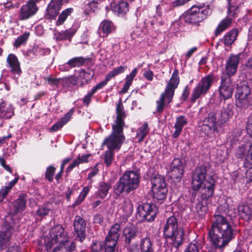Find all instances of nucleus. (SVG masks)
<instances>
[{
    "mask_svg": "<svg viewBox=\"0 0 252 252\" xmlns=\"http://www.w3.org/2000/svg\"><path fill=\"white\" fill-rule=\"evenodd\" d=\"M94 93L92 90L90 91L83 98V102L87 106L89 104L92 97Z\"/></svg>",
    "mask_w": 252,
    "mask_h": 252,
    "instance_id": "nucleus-53",
    "label": "nucleus"
},
{
    "mask_svg": "<svg viewBox=\"0 0 252 252\" xmlns=\"http://www.w3.org/2000/svg\"><path fill=\"white\" fill-rule=\"evenodd\" d=\"M114 151L107 150L104 155V162L107 166H110L114 160Z\"/></svg>",
    "mask_w": 252,
    "mask_h": 252,
    "instance_id": "nucleus-46",
    "label": "nucleus"
},
{
    "mask_svg": "<svg viewBox=\"0 0 252 252\" xmlns=\"http://www.w3.org/2000/svg\"><path fill=\"white\" fill-rule=\"evenodd\" d=\"M149 128L148 123H145L140 126L137 131V137L139 138V141H142L149 132Z\"/></svg>",
    "mask_w": 252,
    "mask_h": 252,
    "instance_id": "nucleus-44",
    "label": "nucleus"
},
{
    "mask_svg": "<svg viewBox=\"0 0 252 252\" xmlns=\"http://www.w3.org/2000/svg\"><path fill=\"white\" fill-rule=\"evenodd\" d=\"M116 111V118L112 125V133L104 139L101 145L102 147L106 146L108 150L114 151H119L125 140L123 128L126 114L121 101L117 104Z\"/></svg>",
    "mask_w": 252,
    "mask_h": 252,
    "instance_id": "nucleus-3",
    "label": "nucleus"
},
{
    "mask_svg": "<svg viewBox=\"0 0 252 252\" xmlns=\"http://www.w3.org/2000/svg\"><path fill=\"white\" fill-rule=\"evenodd\" d=\"M115 30L113 24L109 20L103 21L99 28V33L100 36L105 37Z\"/></svg>",
    "mask_w": 252,
    "mask_h": 252,
    "instance_id": "nucleus-25",
    "label": "nucleus"
},
{
    "mask_svg": "<svg viewBox=\"0 0 252 252\" xmlns=\"http://www.w3.org/2000/svg\"><path fill=\"white\" fill-rule=\"evenodd\" d=\"M214 77L212 74L202 78L198 84L194 88L191 96V100L194 102L201 95H204L210 88Z\"/></svg>",
    "mask_w": 252,
    "mask_h": 252,
    "instance_id": "nucleus-13",
    "label": "nucleus"
},
{
    "mask_svg": "<svg viewBox=\"0 0 252 252\" xmlns=\"http://www.w3.org/2000/svg\"><path fill=\"white\" fill-rule=\"evenodd\" d=\"M14 114V110L11 107L6 106L4 101L0 103V118L9 119Z\"/></svg>",
    "mask_w": 252,
    "mask_h": 252,
    "instance_id": "nucleus-30",
    "label": "nucleus"
},
{
    "mask_svg": "<svg viewBox=\"0 0 252 252\" xmlns=\"http://www.w3.org/2000/svg\"><path fill=\"white\" fill-rule=\"evenodd\" d=\"M62 0H52L46 9V15L48 18H54L59 13L62 5Z\"/></svg>",
    "mask_w": 252,
    "mask_h": 252,
    "instance_id": "nucleus-23",
    "label": "nucleus"
},
{
    "mask_svg": "<svg viewBox=\"0 0 252 252\" xmlns=\"http://www.w3.org/2000/svg\"><path fill=\"white\" fill-rule=\"evenodd\" d=\"M50 211L48 204L43 205L40 206L36 211V214L39 217L47 215Z\"/></svg>",
    "mask_w": 252,
    "mask_h": 252,
    "instance_id": "nucleus-48",
    "label": "nucleus"
},
{
    "mask_svg": "<svg viewBox=\"0 0 252 252\" xmlns=\"http://www.w3.org/2000/svg\"><path fill=\"white\" fill-rule=\"evenodd\" d=\"M247 69H252V56L250 57L245 64Z\"/></svg>",
    "mask_w": 252,
    "mask_h": 252,
    "instance_id": "nucleus-64",
    "label": "nucleus"
},
{
    "mask_svg": "<svg viewBox=\"0 0 252 252\" xmlns=\"http://www.w3.org/2000/svg\"><path fill=\"white\" fill-rule=\"evenodd\" d=\"M238 213L242 219L249 220L251 217L252 211L248 205L242 204L238 207Z\"/></svg>",
    "mask_w": 252,
    "mask_h": 252,
    "instance_id": "nucleus-33",
    "label": "nucleus"
},
{
    "mask_svg": "<svg viewBox=\"0 0 252 252\" xmlns=\"http://www.w3.org/2000/svg\"><path fill=\"white\" fill-rule=\"evenodd\" d=\"M73 112L74 110L73 109L70 110L59 121L51 127V130L53 131H56L63 127L70 119Z\"/></svg>",
    "mask_w": 252,
    "mask_h": 252,
    "instance_id": "nucleus-29",
    "label": "nucleus"
},
{
    "mask_svg": "<svg viewBox=\"0 0 252 252\" xmlns=\"http://www.w3.org/2000/svg\"><path fill=\"white\" fill-rule=\"evenodd\" d=\"M183 165L180 158H175L171 164L169 176L174 182H178L183 175Z\"/></svg>",
    "mask_w": 252,
    "mask_h": 252,
    "instance_id": "nucleus-15",
    "label": "nucleus"
},
{
    "mask_svg": "<svg viewBox=\"0 0 252 252\" xmlns=\"http://www.w3.org/2000/svg\"><path fill=\"white\" fill-rule=\"evenodd\" d=\"M141 252H154V244L148 238L141 239L140 244Z\"/></svg>",
    "mask_w": 252,
    "mask_h": 252,
    "instance_id": "nucleus-34",
    "label": "nucleus"
},
{
    "mask_svg": "<svg viewBox=\"0 0 252 252\" xmlns=\"http://www.w3.org/2000/svg\"><path fill=\"white\" fill-rule=\"evenodd\" d=\"M74 227L77 234V238L82 242L85 237L86 222L79 216H76L74 221Z\"/></svg>",
    "mask_w": 252,
    "mask_h": 252,
    "instance_id": "nucleus-22",
    "label": "nucleus"
},
{
    "mask_svg": "<svg viewBox=\"0 0 252 252\" xmlns=\"http://www.w3.org/2000/svg\"><path fill=\"white\" fill-rule=\"evenodd\" d=\"M117 242V240L106 237L104 245L105 252H114Z\"/></svg>",
    "mask_w": 252,
    "mask_h": 252,
    "instance_id": "nucleus-43",
    "label": "nucleus"
},
{
    "mask_svg": "<svg viewBox=\"0 0 252 252\" xmlns=\"http://www.w3.org/2000/svg\"><path fill=\"white\" fill-rule=\"evenodd\" d=\"M50 240L46 244L48 252H68L74 250L75 244L68 240L61 225L53 227L50 233Z\"/></svg>",
    "mask_w": 252,
    "mask_h": 252,
    "instance_id": "nucleus-4",
    "label": "nucleus"
},
{
    "mask_svg": "<svg viewBox=\"0 0 252 252\" xmlns=\"http://www.w3.org/2000/svg\"><path fill=\"white\" fill-rule=\"evenodd\" d=\"M103 220V218L100 215H96L94 216V221L96 223H100Z\"/></svg>",
    "mask_w": 252,
    "mask_h": 252,
    "instance_id": "nucleus-62",
    "label": "nucleus"
},
{
    "mask_svg": "<svg viewBox=\"0 0 252 252\" xmlns=\"http://www.w3.org/2000/svg\"><path fill=\"white\" fill-rule=\"evenodd\" d=\"M85 61V60L83 57H75L69 60L64 66H66L67 69L80 66L84 63Z\"/></svg>",
    "mask_w": 252,
    "mask_h": 252,
    "instance_id": "nucleus-37",
    "label": "nucleus"
},
{
    "mask_svg": "<svg viewBox=\"0 0 252 252\" xmlns=\"http://www.w3.org/2000/svg\"><path fill=\"white\" fill-rule=\"evenodd\" d=\"M0 164L6 170L10 173L12 172L11 169L8 165L6 164V161L3 158H0Z\"/></svg>",
    "mask_w": 252,
    "mask_h": 252,
    "instance_id": "nucleus-56",
    "label": "nucleus"
},
{
    "mask_svg": "<svg viewBox=\"0 0 252 252\" xmlns=\"http://www.w3.org/2000/svg\"><path fill=\"white\" fill-rule=\"evenodd\" d=\"M207 168L205 166L197 167L192 175L191 187L193 190L200 189L201 197L194 204L195 211L199 215H203L208 211V199L214 194L215 181L209 177L206 179Z\"/></svg>",
    "mask_w": 252,
    "mask_h": 252,
    "instance_id": "nucleus-1",
    "label": "nucleus"
},
{
    "mask_svg": "<svg viewBox=\"0 0 252 252\" xmlns=\"http://www.w3.org/2000/svg\"><path fill=\"white\" fill-rule=\"evenodd\" d=\"M89 188L87 187H84L83 189V190L80 192L79 195L78 196L77 200L75 202L74 204V206H76L80 204L85 198L87 196L88 193L89 191Z\"/></svg>",
    "mask_w": 252,
    "mask_h": 252,
    "instance_id": "nucleus-47",
    "label": "nucleus"
},
{
    "mask_svg": "<svg viewBox=\"0 0 252 252\" xmlns=\"http://www.w3.org/2000/svg\"><path fill=\"white\" fill-rule=\"evenodd\" d=\"M111 188L110 183L105 182H100L99 185L98 190L97 191V195L100 198H105L108 194L109 190Z\"/></svg>",
    "mask_w": 252,
    "mask_h": 252,
    "instance_id": "nucleus-36",
    "label": "nucleus"
},
{
    "mask_svg": "<svg viewBox=\"0 0 252 252\" xmlns=\"http://www.w3.org/2000/svg\"><path fill=\"white\" fill-rule=\"evenodd\" d=\"M38 10V7L36 4L31 2L29 0L20 8L19 12V18L21 20L28 19L35 15Z\"/></svg>",
    "mask_w": 252,
    "mask_h": 252,
    "instance_id": "nucleus-16",
    "label": "nucleus"
},
{
    "mask_svg": "<svg viewBox=\"0 0 252 252\" xmlns=\"http://www.w3.org/2000/svg\"><path fill=\"white\" fill-rule=\"evenodd\" d=\"M30 33L28 32H25L23 34L17 38V47L22 44H25L28 40Z\"/></svg>",
    "mask_w": 252,
    "mask_h": 252,
    "instance_id": "nucleus-49",
    "label": "nucleus"
},
{
    "mask_svg": "<svg viewBox=\"0 0 252 252\" xmlns=\"http://www.w3.org/2000/svg\"><path fill=\"white\" fill-rule=\"evenodd\" d=\"M251 90L247 85L238 87L235 94L236 105L241 109L247 108L252 101Z\"/></svg>",
    "mask_w": 252,
    "mask_h": 252,
    "instance_id": "nucleus-10",
    "label": "nucleus"
},
{
    "mask_svg": "<svg viewBox=\"0 0 252 252\" xmlns=\"http://www.w3.org/2000/svg\"><path fill=\"white\" fill-rule=\"evenodd\" d=\"M233 115V106L226 104L221 110L217 114L218 124L222 125L227 123Z\"/></svg>",
    "mask_w": 252,
    "mask_h": 252,
    "instance_id": "nucleus-21",
    "label": "nucleus"
},
{
    "mask_svg": "<svg viewBox=\"0 0 252 252\" xmlns=\"http://www.w3.org/2000/svg\"><path fill=\"white\" fill-rule=\"evenodd\" d=\"M9 229L6 231H1L0 233V251L6 249L10 244L11 237L10 226H8Z\"/></svg>",
    "mask_w": 252,
    "mask_h": 252,
    "instance_id": "nucleus-26",
    "label": "nucleus"
},
{
    "mask_svg": "<svg viewBox=\"0 0 252 252\" xmlns=\"http://www.w3.org/2000/svg\"><path fill=\"white\" fill-rule=\"evenodd\" d=\"M126 68L127 67L126 66H120L114 68L106 76L104 81H102L97 84L91 90L93 92L95 93L98 90L103 88L112 78L115 77L116 75L120 73H123Z\"/></svg>",
    "mask_w": 252,
    "mask_h": 252,
    "instance_id": "nucleus-19",
    "label": "nucleus"
},
{
    "mask_svg": "<svg viewBox=\"0 0 252 252\" xmlns=\"http://www.w3.org/2000/svg\"><path fill=\"white\" fill-rule=\"evenodd\" d=\"M143 75L149 81H152L153 79V72L151 70H147L144 72Z\"/></svg>",
    "mask_w": 252,
    "mask_h": 252,
    "instance_id": "nucleus-57",
    "label": "nucleus"
},
{
    "mask_svg": "<svg viewBox=\"0 0 252 252\" xmlns=\"http://www.w3.org/2000/svg\"><path fill=\"white\" fill-rule=\"evenodd\" d=\"M6 66L11 72L13 73L16 72V55L13 54L8 55Z\"/></svg>",
    "mask_w": 252,
    "mask_h": 252,
    "instance_id": "nucleus-39",
    "label": "nucleus"
},
{
    "mask_svg": "<svg viewBox=\"0 0 252 252\" xmlns=\"http://www.w3.org/2000/svg\"><path fill=\"white\" fill-rule=\"evenodd\" d=\"M187 124V120L185 117L181 116L176 118V123L174 125L175 131L172 134V136L176 138L181 134L183 127Z\"/></svg>",
    "mask_w": 252,
    "mask_h": 252,
    "instance_id": "nucleus-28",
    "label": "nucleus"
},
{
    "mask_svg": "<svg viewBox=\"0 0 252 252\" xmlns=\"http://www.w3.org/2000/svg\"><path fill=\"white\" fill-rule=\"evenodd\" d=\"M235 156L237 158H243L244 166L250 167L252 165V143L250 145H242L236 150Z\"/></svg>",
    "mask_w": 252,
    "mask_h": 252,
    "instance_id": "nucleus-14",
    "label": "nucleus"
},
{
    "mask_svg": "<svg viewBox=\"0 0 252 252\" xmlns=\"http://www.w3.org/2000/svg\"><path fill=\"white\" fill-rule=\"evenodd\" d=\"M137 72L138 70L137 68H135L129 75L126 76L125 85L123 88L125 92H126L129 89V88L131 85L133 80L136 75Z\"/></svg>",
    "mask_w": 252,
    "mask_h": 252,
    "instance_id": "nucleus-42",
    "label": "nucleus"
},
{
    "mask_svg": "<svg viewBox=\"0 0 252 252\" xmlns=\"http://www.w3.org/2000/svg\"><path fill=\"white\" fill-rule=\"evenodd\" d=\"M209 237L214 246L222 249L226 246L234 237L232 226L228 220L220 215H215Z\"/></svg>",
    "mask_w": 252,
    "mask_h": 252,
    "instance_id": "nucleus-2",
    "label": "nucleus"
},
{
    "mask_svg": "<svg viewBox=\"0 0 252 252\" xmlns=\"http://www.w3.org/2000/svg\"><path fill=\"white\" fill-rule=\"evenodd\" d=\"M228 3V15L229 17H235L238 11V3L235 0H226Z\"/></svg>",
    "mask_w": 252,
    "mask_h": 252,
    "instance_id": "nucleus-38",
    "label": "nucleus"
},
{
    "mask_svg": "<svg viewBox=\"0 0 252 252\" xmlns=\"http://www.w3.org/2000/svg\"><path fill=\"white\" fill-rule=\"evenodd\" d=\"M185 252H199V250L195 244L190 243Z\"/></svg>",
    "mask_w": 252,
    "mask_h": 252,
    "instance_id": "nucleus-54",
    "label": "nucleus"
},
{
    "mask_svg": "<svg viewBox=\"0 0 252 252\" xmlns=\"http://www.w3.org/2000/svg\"><path fill=\"white\" fill-rule=\"evenodd\" d=\"M151 183L154 198L158 200L165 199L167 189L164 178L160 175H155L152 178Z\"/></svg>",
    "mask_w": 252,
    "mask_h": 252,
    "instance_id": "nucleus-9",
    "label": "nucleus"
},
{
    "mask_svg": "<svg viewBox=\"0 0 252 252\" xmlns=\"http://www.w3.org/2000/svg\"><path fill=\"white\" fill-rule=\"evenodd\" d=\"M98 172V169L96 167V166H95L92 170L90 172V173L88 174V178L89 180H91L92 178Z\"/></svg>",
    "mask_w": 252,
    "mask_h": 252,
    "instance_id": "nucleus-59",
    "label": "nucleus"
},
{
    "mask_svg": "<svg viewBox=\"0 0 252 252\" xmlns=\"http://www.w3.org/2000/svg\"><path fill=\"white\" fill-rule=\"evenodd\" d=\"M111 8L119 16H123L128 11V5L126 2L123 1L118 3L113 2L112 3Z\"/></svg>",
    "mask_w": 252,
    "mask_h": 252,
    "instance_id": "nucleus-24",
    "label": "nucleus"
},
{
    "mask_svg": "<svg viewBox=\"0 0 252 252\" xmlns=\"http://www.w3.org/2000/svg\"><path fill=\"white\" fill-rule=\"evenodd\" d=\"M232 22V19L230 17H226L222 19L219 24L214 32L215 35L217 36L222 32L228 29L230 27Z\"/></svg>",
    "mask_w": 252,
    "mask_h": 252,
    "instance_id": "nucleus-27",
    "label": "nucleus"
},
{
    "mask_svg": "<svg viewBox=\"0 0 252 252\" xmlns=\"http://www.w3.org/2000/svg\"><path fill=\"white\" fill-rule=\"evenodd\" d=\"M55 171V168L52 166L47 167L45 173L46 179L49 181L51 182L53 180V177Z\"/></svg>",
    "mask_w": 252,
    "mask_h": 252,
    "instance_id": "nucleus-50",
    "label": "nucleus"
},
{
    "mask_svg": "<svg viewBox=\"0 0 252 252\" xmlns=\"http://www.w3.org/2000/svg\"><path fill=\"white\" fill-rule=\"evenodd\" d=\"M240 56L239 54L231 55L226 61L225 68L227 77L230 78L236 74L239 63Z\"/></svg>",
    "mask_w": 252,
    "mask_h": 252,
    "instance_id": "nucleus-18",
    "label": "nucleus"
},
{
    "mask_svg": "<svg viewBox=\"0 0 252 252\" xmlns=\"http://www.w3.org/2000/svg\"><path fill=\"white\" fill-rule=\"evenodd\" d=\"M157 214V208L154 204L145 203L137 208L136 217L140 220L153 221Z\"/></svg>",
    "mask_w": 252,
    "mask_h": 252,
    "instance_id": "nucleus-12",
    "label": "nucleus"
},
{
    "mask_svg": "<svg viewBox=\"0 0 252 252\" xmlns=\"http://www.w3.org/2000/svg\"><path fill=\"white\" fill-rule=\"evenodd\" d=\"M247 129L248 131H250L252 134V116L249 118L248 124H247Z\"/></svg>",
    "mask_w": 252,
    "mask_h": 252,
    "instance_id": "nucleus-63",
    "label": "nucleus"
},
{
    "mask_svg": "<svg viewBox=\"0 0 252 252\" xmlns=\"http://www.w3.org/2000/svg\"><path fill=\"white\" fill-rule=\"evenodd\" d=\"M163 234L165 238H170L174 247L177 248L182 244L184 236L183 228L179 226L174 216L168 218L163 227Z\"/></svg>",
    "mask_w": 252,
    "mask_h": 252,
    "instance_id": "nucleus-7",
    "label": "nucleus"
},
{
    "mask_svg": "<svg viewBox=\"0 0 252 252\" xmlns=\"http://www.w3.org/2000/svg\"><path fill=\"white\" fill-rule=\"evenodd\" d=\"M137 229L133 225L126 226L123 230L124 235L126 238V242L129 243L137 235Z\"/></svg>",
    "mask_w": 252,
    "mask_h": 252,
    "instance_id": "nucleus-31",
    "label": "nucleus"
},
{
    "mask_svg": "<svg viewBox=\"0 0 252 252\" xmlns=\"http://www.w3.org/2000/svg\"><path fill=\"white\" fill-rule=\"evenodd\" d=\"M238 34V30L233 29L227 32L221 41L225 45H230L236 40Z\"/></svg>",
    "mask_w": 252,
    "mask_h": 252,
    "instance_id": "nucleus-32",
    "label": "nucleus"
},
{
    "mask_svg": "<svg viewBox=\"0 0 252 252\" xmlns=\"http://www.w3.org/2000/svg\"><path fill=\"white\" fill-rule=\"evenodd\" d=\"M90 154H83L81 156H79L77 158L79 161V164L87 162L89 160V158L91 157Z\"/></svg>",
    "mask_w": 252,
    "mask_h": 252,
    "instance_id": "nucleus-52",
    "label": "nucleus"
},
{
    "mask_svg": "<svg viewBox=\"0 0 252 252\" xmlns=\"http://www.w3.org/2000/svg\"><path fill=\"white\" fill-rule=\"evenodd\" d=\"M120 234V225L118 223H115L111 227L106 237L118 241Z\"/></svg>",
    "mask_w": 252,
    "mask_h": 252,
    "instance_id": "nucleus-35",
    "label": "nucleus"
},
{
    "mask_svg": "<svg viewBox=\"0 0 252 252\" xmlns=\"http://www.w3.org/2000/svg\"><path fill=\"white\" fill-rule=\"evenodd\" d=\"M103 245L100 242H94L92 246V251L93 252H99L102 250Z\"/></svg>",
    "mask_w": 252,
    "mask_h": 252,
    "instance_id": "nucleus-51",
    "label": "nucleus"
},
{
    "mask_svg": "<svg viewBox=\"0 0 252 252\" xmlns=\"http://www.w3.org/2000/svg\"><path fill=\"white\" fill-rule=\"evenodd\" d=\"M140 182L138 173L133 171H126L113 186L114 192L117 195L129 193L136 189Z\"/></svg>",
    "mask_w": 252,
    "mask_h": 252,
    "instance_id": "nucleus-5",
    "label": "nucleus"
},
{
    "mask_svg": "<svg viewBox=\"0 0 252 252\" xmlns=\"http://www.w3.org/2000/svg\"><path fill=\"white\" fill-rule=\"evenodd\" d=\"M209 11L207 6L194 5L181 18V19L186 23L195 24L205 19L209 14Z\"/></svg>",
    "mask_w": 252,
    "mask_h": 252,
    "instance_id": "nucleus-8",
    "label": "nucleus"
},
{
    "mask_svg": "<svg viewBox=\"0 0 252 252\" xmlns=\"http://www.w3.org/2000/svg\"><path fill=\"white\" fill-rule=\"evenodd\" d=\"M119 213L123 218L122 222L126 221L127 218L132 213L133 208L131 201L128 198H125L119 205Z\"/></svg>",
    "mask_w": 252,
    "mask_h": 252,
    "instance_id": "nucleus-20",
    "label": "nucleus"
},
{
    "mask_svg": "<svg viewBox=\"0 0 252 252\" xmlns=\"http://www.w3.org/2000/svg\"><path fill=\"white\" fill-rule=\"evenodd\" d=\"M221 81L219 88V93L224 99H226L231 97L234 88L230 78H224L222 76Z\"/></svg>",
    "mask_w": 252,
    "mask_h": 252,
    "instance_id": "nucleus-17",
    "label": "nucleus"
},
{
    "mask_svg": "<svg viewBox=\"0 0 252 252\" xmlns=\"http://www.w3.org/2000/svg\"><path fill=\"white\" fill-rule=\"evenodd\" d=\"M16 184V177L8 183V186L2 187L0 190V202L2 201L6 196L11 189Z\"/></svg>",
    "mask_w": 252,
    "mask_h": 252,
    "instance_id": "nucleus-41",
    "label": "nucleus"
},
{
    "mask_svg": "<svg viewBox=\"0 0 252 252\" xmlns=\"http://www.w3.org/2000/svg\"><path fill=\"white\" fill-rule=\"evenodd\" d=\"M197 50V48L196 47H194L189 50L188 52L186 54V57L187 59H189L190 57Z\"/></svg>",
    "mask_w": 252,
    "mask_h": 252,
    "instance_id": "nucleus-61",
    "label": "nucleus"
},
{
    "mask_svg": "<svg viewBox=\"0 0 252 252\" xmlns=\"http://www.w3.org/2000/svg\"><path fill=\"white\" fill-rule=\"evenodd\" d=\"M63 32L66 39L68 38H70L71 37H72L74 34L75 32L73 30L70 29L66 30L65 31Z\"/></svg>",
    "mask_w": 252,
    "mask_h": 252,
    "instance_id": "nucleus-58",
    "label": "nucleus"
},
{
    "mask_svg": "<svg viewBox=\"0 0 252 252\" xmlns=\"http://www.w3.org/2000/svg\"><path fill=\"white\" fill-rule=\"evenodd\" d=\"M79 164V161L77 160V159L74 160L73 162L70 164V165L68 167V168L66 169L67 172H69L70 170H71L73 168H74L75 166H78Z\"/></svg>",
    "mask_w": 252,
    "mask_h": 252,
    "instance_id": "nucleus-60",
    "label": "nucleus"
},
{
    "mask_svg": "<svg viewBox=\"0 0 252 252\" xmlns=\"http://www.w3.org/2000/svg\"><path fill=\"white\" fill-rule=\"evenodd\" d=\"M178 70L175 69L171 77L167 83L165 91L162 93L158 100L156 101L157 112L161 113L166 105L172 101L175 89L178 87L180 82Z\"/></svg>",
    "mask_w": 252,
    "mask_h": 252,
    "instance_id": "nucleus-6",
    "label": "nucleus"
},
{
    "mask_svg": "<svg viewBox=\"0 0 252 252\" xmlns=\"http://www.w3.org/2000/svg\"><path fill=\"white\" fill-rule=\"evenodd\" d=\"M217 113L211 112L203 121L200 130L209 137H214L218 133Z\"/></svg>",
    "mask_w": 252,
    "mask_h": 252,
    "instance_id": "nucleus-11",
    "label": "nucleus"
},
{
    "mask_svg": "<svg viewBox=\"0 0 252 252\" xmlns=\"http://www.w3.org/2000/svg\"><path fill=\"white\" fill-rule=\"evenodd\" d=\"M47 81L51 85H58L60 81V79L55 78L52 77H49L45 78Z\"/></svg>",
    "mask_w": 252,
    "mask_h": 252,
    "instance_id": "nucleus-55",
    "label": "nucleus"
},
{
    "mask_svg": "<svg viewBox=\"0 0 252 252\" xmlns=\"http://www.w3.org/2000/svg\"><path fill=\"white\" fill-rule=\"evenodd\" d=\"M26 199L24 194H21L19 196L18 200L17 201V213L22 212L26 207Z\"/></svg>",
    "mask_w": 252,
    "mask_h": 252,
    "instance_id": "nucleus-45",
    "label": "nucleus"
},
{
    "mask_svg": "<svg viewBox=\"0 0 252 252\" xmlns=\"http://www.w3.org/2000/svg\"><path fill=\"white\" fill-rule=\"evenodd\" d=\"M73 11V9L72 8H68L63 10L59 16L57 21L56 22L57 26H60L63 24L64 21L67 19V17L69 16Z\"/></svg>",
    "mask_w": 252,
    "mask_h": 252,
    "instance_id": "nucleus-40",
    "label": "nucleus"
}]
</instances>
